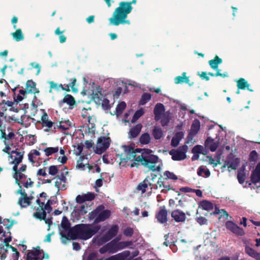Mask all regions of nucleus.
<instances>
[{
  "mask_svg": "<svg viewBox=\"0 0 260 260\" xmlns=\"http://www.w3.org/2000/svg\"><path fill=\"white\" fill-rule=\"evenodd\" d=\"M58 147H46L43 150L46 156H49L54 153H55L58 151Z\"/></svg>",
  "mask_w": 260,
  "mask_h": 260,
  "instance_id": "79ce46f5",
  "label": "nucleus"
},
{
  "mask_svg": "<svg viewBox=\"0 0 260 260\" xmlns=\"http://www.w3.org/2000/svg\"><path fill=\"white\" fill-rule=\"evenodd\" d=\"M156 218L161 223H162V207H160L159 210L155 215Z\"/></svg>",
  "mask_w": 260,
  "mask_h": 260,
  "instance_id": "338daca9",
  "label": "nucleus"
},
{
  "mask_svg": "<svg viewBox=\"0 0 260 260\" xmlns=\"http://www.w3.org/2000/svg\"><path fill=\"white\" fill-rule=\"evenodd\" d=\"M213 214H220V216L218 217L219 219L222 218L223 220H225L228 218V214L223 209L219 210L216 209Z\"/></svg>",
  "mask_w": 260,
  "mask_h": 260,
  "instance_id": "ea45409f",
  "label": "nucleus"
},
{
  "mask_svg": "<svg viewBox=\"0 0 260 260\" xmlns=\"http://www.w3.org/2000/svg\"><path fill=\"white\" fill-rule=\"evenodd\" d=\"M187 150V146L183 145L177 149L172 150L169 152V154L172 156L173 160L180 161L184 159L186 157V153Z\"/></svg>",
  "mask_w": 260,
  "mask_h": 260,
  "instance_id": "39448f33",
  "label": "nucleus"
},
{
  "mask_svg": "<svg viewBox=\"0 0 260 260\" xmlns=\"http://www.w3.org/2000/svg\"><path fill=\"white\" fill-rule=\"evenodd\" d=\"M142 125L141 124H137L131 128L129 132V137L131 138H135L137 137L140 134Z\"/></svg>",
  "mask_w": 260,
  "mask_h": 260,
  "instance_id": "4be33fe9",
  "label": "nucleus"
},
{
  "mask_svg": "<svg viewBox=\"0 0 260 260\" xmlns=\"http://www.w3.org/2000/svg\"><path fill=\"white\" fill-rule=\"evenodd\" d=\"M174 81L176 84H182L183 83H188L189 80V78L186 76V73L183 72L182 76L175 77Z\"/></svg>",
  "mask_w": 260,
  "mask_h": 260,
  "instance_id": "c756f323",
  "label": "nucleus"
},
{
  "mask_svg": "<svg viewBox=\"0 0 260 260\" xmlns=\"http://www.w3.org/2000/svg\"><path fill=\"white\" fill-rule=\"evenodd\" d=\"M151 141L150 135L148 133H144L141 135L139 138V142L141 144H148Z\"/></svg>",
  "mask_w": 260,
  "mask_h": 260,
  "instance_id": "f704fd0d",
  "label": "nucleus"
},
{
  "mask_svg": "<svg viewBox=\"0 0 260 260\" xmlns=\"http://www.w3.org/2000/svg\"><path fill=\"white\" fill-rule=\"evenodd\" d=\"M71 126V122L68 120L65 121H59V127L60 129L65 131L68 129Z\"/></svg>",
  "mask_w": 260,
  "mask_h": 260,
  "instance_id": "a18cd8bd",
  "label": "nucleus"
},
{
  "mask_svg": "<svg viewBox=\"0 0 260 260\" xmlns=\"http://www.w3.org/2000/svg\"><path fill=\"white\" fill-rule=\"evenodd\" d=\"M12 35L16 41H22L24 39V35L20 28L17 29L15 32L12 34Z\"/></svg>",
  "mask_w": 260,
  "mask_h": 260,
  "instance_id": "4c0bfd02",
  "label": "nucleus"
},
{
  "mask_svg": "<svg viewBox=\"0 0 260 260\" xmlns=\"http://www.w3.org/2000/svg\"><path fill=\"white\" fill-rule=\"evenodd\" d=\"M130 254L129 251H125L116 255H113L114 260H125Z\"/></svg>",
  "mask_w": 260,
  "mask_h": 260,
  "instance_id": "e433bc0d",
  "label": "nucleus"
},
{
  "mask_svg": "<svg viewBox=\"0 0 260 260\" xmlns=\"http://www.w3.org/2000/svg\"><path fill=\"white\" fill-rule=\"evenodd\" d=\"M152 135L156 140L160 139L162 137V131L159 126H154L152 131Z\"/></svg>",
  "mask_w": 260,
  "mask_h": 260,
  "instance_id": "473e14b6",
  "label": "nucleus"
},
{
  "mask_svg": "<svg viewBox=\"0 0 260 260\" xmlns=\"http://www.w3.org/2000/svg\"><path fill=\"white\" fill-rule=\"evenodd\" d=\"M173 115L169 112L164 113V125L167 124L173 119Z\"/></svg>",
  "mask_w": 260,
  "mask_h": 260,
  "instance_id": "3c124183",
  "label": "nucleus"
},
{
  "mask_svg": "<svg viewBox=\"0 0 260 260\" xmlns=\"http://www.w3.org/2000/svg\"><path fill=\"white\" fill-rule=\"evenodd\" d=\"M126 106V105L124 102H121L116 107L115 114L117 116L121 115L125 109Z\"/></svg>",
  "mask_w": 260,
  "mask_h": 260,
  "instance_id": "a19ab883",
  "label": "nucleus"
},
{
  "mask_svg": "<svg viewBox=\"0 0 260 260\" xmlns=\"http://www.w3.org/2000/svg\"><path fill=\"white\" fill-rule=\"evenodd\" d=\"M152 153V151L149 149H134L129 146H124V152L121 154L120 157L121 160H124L125 161L134 159V164L137 167L140 162L142 165L148 168L150 170L159 171L160 166H156L158 157Z\"/></svg>",
  "mask_w": 260,
  "mask_h": 260,
  "instance_id": "f257e3e1",
  "label": "nucleus"
},
{
  "mask_svg": "<svg viewBox=\"0 0 260 260\" xmlns=\"http://www.w3.org/2000/svg\"><path fill=\"white\" fill-rule=\"evenodd\" d=\"M6 145V147L3 150V151L4 152H5V153H7L9 154V157L11 158V159H13V153H12V151L11 152H10V150L11 149V148L10 147V146H9V144H7L6 142V144H5Z\"/></svg>",
  "mask_w": 260,
  "mask_h": 260,
  "instance_id": "0e129e2a",
  "label": "nucleus"
},
{
  "mask_svg": "<svg viewBox=\"0 0 260 260\" xmlns=\"http://www.w3.org/2000/svg\"><path fill=\"white\" fill-rule=\"evenodd\" d=\"M55 186L57 188L58 190L60 189L63 190H66L67 188L65 183L57 179H56V181L55 182Z\"/></svg>",
  "mask_w": 260,
  "mask_h": 260,
  "instance_id": "864d4df0",
  "label": "nucleus"
},
{
  "mask_svg": "<svg viewBox=\"0 0 260 260\" xmlns=\"http://www.w3.org/2000/svg\"><path fill=\"white\" fill-rule=\"evenodd\" d=\"M102 88L98 86L96 87V91H93L92 99L93 101L98 104H100L103 98V94L102 93Z\"/></svg>",
  "mask_w": 260,
  "mask_h": 260,
  "instance_id": "412c9836",
  "label": "nucleus"
},
{
  "mask_svg": "<svg viewBox=\"0 0 260 260\" xmlns=\"http://www.w3.org/2000/svg\"><path fill=\"white\" fill-rule=\"evenodd\" d=\"M245 252L250 256L256 259L260 260V253L255 251L250 247L246 246L245 247Z\"/></svg>",
  "mask_w": 260,
  "mask_h": 260,
  "instance_id": "a878e982",
  "label": "nucleus"
},
{
  "mask_svg": "<svg viewBox=\"0 0 260 260\" xmlns=\"http://www.w3.org/2000/svg\"><path fill=\"white\" fill-rule=\"evenodd\" d=\"M69 81L71 82L69 84H64L65 87L63 89V90H65L67 91H70V87L71 88L73 92H77L78 89L75 87V83L76 82V79L75 78H73L70 79Z\"/></svg>",
  "mask_w": 260,
  "mask_h": 260,
  "instance_id": "c85d7f7f",
  "label": "nucleus"
},
{
  "mask_svg": "<svg viewBox=\"0 0 260 260\" xmlns=\"http://www.w3.org/2000/svg\"><path fill=\"white\" fill-rule=\"evenodd\" d=\"M131 243L132 242L131 241H122L117 242L118 251L129 246L131 245Z\"/></svg>",
  "mask_w": 260,
  "mask_h": 260,
  "instance_id": "8fccbe9b",
  "label": "nucleus"
},
{
  "mask_svg": "<svg viewBox=\"0 0 260 260\" xmlns=\"http://www.w3.org/2000/svg\"><path fill=\"white\" fill-rule=\"evenodd\" d=\"M16 223L17 222L15 220L10 221L9 219H3L0 216V224H3L7 231H9L13 225ZM2 233L4 237L6 236V232L4 231L3 226L0 225V234Z\"/></svg>",
  "mask_w": 260,
  "mask_h": 260,
  "instance_id": "9d476101",
  "label": "nucleus"
},
{
  "mask_svg": "<svg viewBox=\"0 0 260 260\" xmlns=\"http://www.w3.org/2000/svg\"><path fill=\"white\" fill-rule=\"evenodd\" d=\"M53 124H54V122H52L49 120L44 122H42V125L43 127H47L48 128L47 129H46V131H50V128L53 126Z\"/></svg>",
  "mask_w": 260,
  "mask_h": 260,
  "instance_id": "052dcab7",
  "label": "nucleus"
},
{
  "mask_svg": "<svg viewBox=\"0 0 260 260\" xmlns=\"http://www.w3.org/2000/svg\"><path fill=\"white\" fill-rule=\"evenodd\" d=\"M219 144V139L215 140L211 138H208L206 140L205 145L206 148L211 151H215Z\"/></svg>",
  "mask_w": 260,
  "mask_h": 260,
  "instance_id": "ddd939ff",
  "label": "nucleus"
},
{
  "mask_svg": "<svg viewBox=\"0 0 260 260\" xmlns=\"http://www.w3.org/2000/svg\"><path fill=\"white\" fill-rule=\"evenodd\" d=\"M109 249V253H114L118 251L117 242L115 240H112L107 243Z\"/></svg>",
  "mask_w": 260,
  "mask_h": 260,
  "instance_id": "2f4dec72",
  "label": "nucleus"
},
{
  "mask_svg": "<svg viewBox=\"0 0 260 260\" xmlns=\"http://www.w3.org/2000/svg\"><path fill=\"white\" fill-rule=\"evenodd\" d=\"M46 212L45 211H43L42 212H35L33 213V216L40 220H44L45 223L48 226V230H49L50 225L52 223V218H46Z\"/></svg>",
  "mask_w": 260,
  "mask_h": 260,
  "instance_id": "9b49d317",
  "label": "nucleus"
},
{
  "mask_svg": "<svg viewBox=\"0 0 260 260\" xmlns=\"http://www.w3.org/2000/svg\"><path fill=\"white\" fill-rule=\"evenodd\" d=\"M66 103L70 106H73L76 103L75 98L71 94H66L63 100L59 102L60 105Z\"/></svg>",
  "mask_w": 260,
  "mask_h": 260,
  "instance_id": "5701e85b",
  "label": "nucleus"
},
{
  "mask_svg": "<svg viewBox=\"0 0 260 260\" xmlns=\"http://www.w3.org/2000/svg\"><path fill=\"white\" fill-rule=\"evenodd\" d=\"M17 87H15L14 89H13V91L14 94V101L16 102V104H18V103L21 102L24 99V97H22V96L20 95L19 94L16 95V92L17 91Z\"/></svg>",
  "mask_w": 260,
  "mask_h": 260,
  "instance_id": "6e6d98bb",
  "label": "nucleus"
},
{
  "mask_svg": "<svg viewBox=\"0 0 260 260\" xmlns=\"http://www.w3.org/2000/svg\"><path fill=\"white\" fill-rule=\"evenodd\" d=\"M134 234V230L132 228L127 227L123 231V234L127 237H131Z\"/></svg>",
  "mask_w": 260,
  "mask_h": 260,
  "instance_id": "e2e57ef3",
  "label": "nucleus"
},
{
  "mask_svg": "<svg viewBox=\"0 0 260 260\" xmlns=\"http://www.w3.org/2000/svg\"><path fill=\"white\" fill-rule=\"evenodd\" d=\"M192 153L198 154H206V151L204 150V147L201 145H196L192 149Z\"/></svg>",
  "mask_w": 260,
  "mask_h": 260,
  "instance_id": "de8ad7c7",
  "label": "nucleus"
},
{
  "mask_svg": "<svg viewBox=\"0 0 260 260\" xmlns=\"http://www.w3.org/2000/svg\"><path fill=\"white\" fill-rule=\"evenodd\" d=\"M237 87L238 89H245L246 87H248L249 84L244 78H240L237 81Z\"/></svg>",
  "mask_w": 260,
  "mask_h": 260,
  "instance_id": "37998d69",
  "label": "nucleus"
},
{
  "mask_svg": "<svg viewBox=\"0 0 260 260\" xmlns=\"http://www.w3.org/2000/svg\"><path fill=\"white\" fill-rule=\"evenodd\" d=\"M18 204L21 208H26L31 204V202H29L27 194L19 198Z\"/></svg>",
  "mask_w": 260,
  "mask_h": 260,
  "instance_id": "393cba45",
  "label": "nucleus"
},
{
  "mask_svg": "<svg viewBox=\"0 0 260 260\" xmlns=\"http://www.w3.org/2000/svg\"><path fill=\"white\" fill-rule=\"evenodd\" d=\"M151 98V95L149 93H144L142 94L140 101V105H144L148 102Z\"/></svg>",
  "mask_w": 260,
  "mask_h": 260,
  "instance_id": "c03bdc74",
  "label": "nucleus"
},
{
  "mask_svg": "<svg viewBox=\"0 0 260 260\" xmlns=\"http://www.w3.org/2000/svg\"><path fill=\"white\" fill-rule=\"evenodd\" d=\"M102 107L106 110L110 109V106L109 105V101L107 99H102V101L101 102Z\"/></svg>",
  "mask_w": 260,
  "mask_h": 260,
  "instance_id": "69168bd1",
  "label": "nucleus"
},
{
  "mask_svg": "<svg viewBox=\"0 0 260 260\" xmlns=\"http://www.w3.org/2000/svg\"><path fill=\"white\" fill-rule=\"evenodd\" d=\"M171 216L176 222H183L186 218L185 214L179 210H175L172 212Z\"/></svg>",
  "mask_w": 260,
  "mask_h": 260,
  "instance_id": "2eb2a0df",
  "label": "nucleus"
},
{
  "mask_svg": "<svg viewBox=\"0 0 260 260\" xmlns=\"http://www.w3.org/2000/svg\"><path fill=\"white\" fill-rule=\"evenodd\" d=\"M12 153H13V155L14 154H15V155H13V157L12 159V161L11 162V164H13V167L12 168V170H17V169L18 168V165L22 162L23 158V155H24V152H19L17 151V149L15 150H12Z\"/></svg>",
  "mask_w": 260,
  "mask_h": 260,
  "instance_id": "1a4fd4ad",
  "label": "nucleus"
},
{
  "mask_svg": "<svg viewBox=\"0 0 260 260\" xmlns=\"http://www.w3.org/2000/svg\"><path fill=\"white\" fill-rule=\"evenodd\" d=\"M64 31L65 30L61 31L60 30L59 27H57L55 31V35H59V42L61 43H64L67 40V37L64 35L62 34L63 32H64Z\"/></svg>",
  "mask_w": 260,
  "mask_h": 260,
  "instance_id": "49530a36",
  "label": "nucleus"
},
{
  "mask_svg": "<svg viewBox=\"0 0 260 260\" xmlns=\"http://www.w3.org/2000/svg\"><path fill=\"white\" fill-rule=\"evenodd\" d=\"M49 84H50V90H49L50 93L52 92V89H54L57 91L59 90L58 84L55 83L53 81H50V82H49Z\"/></svg>",
  "mask_w": 260,
  "mask_h": 260,
  "instance_id": "774afa93",
  "label": "nucleus"
},
{
  "mask_svg": "<svg viewBox=\"0 0 260 260\" xmlns=\"http://www.w3.org/2000/svg\"><path fill=\"white\" fill-rule=\"evenodd\" d=\"M14 173L13 174V177L15 179L16 183L17 185H19L25 182L24 180L26 179L27 176L21 172H18V168L17 170H13Z\"/></svg>",
  "mask_w": 260,
  "mask_h": 260,
  "instance_id": "f3484780",
  "label": "nucleus"
},
{
  "mask_svg": "<svg viewBox=\"0 0 260 260\" xmlns=\"http://www.w3.org/2000/svg\"><path fill=\"white\" fill-rule=\"evenodd\" d=\"M164 176L166 177V179H170L172 180H177V177L173 172L169 171H166L164 173Z\"/></svg>",
  "mask_w": 260,
  "mask_h": 260,
  "instance_id": "4d7b16f0",
  "label": "nucleus"
},
{
  "mask_svg": "<svg viewBox=\"0 0 260 260\" xmlns=\"http://www.w3.org/2000/svg\"><path fill=\"white\" fill-rule=\"evenodd\" d=\"M110 142L111 139L109 137H100L97 141L95 152L96 154H101L109 148Z\"/></svg>",
  "mask_w": 260,
  "mask_h": 260,
  "instance_id": "423d86ee",
  "label": "nucleus"
},
{
  "mask_svg": "<svg viewBox=\"0 0 260 260\" xmlns=\"http://www.w3.org/2000/svg\"><path fill=\"white\" fill-rule=\"evenodd\" d=\"M1 136H0L1 139H4V143L6 144V142L7 140H11L12 138L15 137V134L13 132H10L8 135L6 134L5 129H1Z\"/></svg>",
  "mask_w": 260,
  "mask_h": 260,
  "instance_id": "c9c22d12",
  "label": "nucleus"
},
{
  "mask_svg": "<svg viewBox=\"0 0 260 260\" xmlns=\"http://www.w3.org/2000/svg\"><path fill=\"white\" fill-rule=\"evenodd\" d=\"M25 89L28 93L35 94L39 92V89L36 88V83L32 80H29L26 82Z\"/></svg>",
  "mask_w": 260,
  "mask_h": 260,
  "instance_id": "6ab92c4d",
  "label": "nucleus"
},
{
  "mask_svg": "<svg viewBox=\"0 0 260 260\" xmlns=\"http://www.w3.org/2000/svg\"><path fill=\"white\" fill-rule=\"evenodd\" d=\"M184 135V134L182 132L176 133L172 140V145L174 147L177 146L179 144L180 141L183 138Z\"/></svg>",
  "mask_w": 260,
  "mask_h": 260,
  "instance_id": "bb28decb",
  "label": "nucleus"
},
{
  "mask_svg": "<svg viewBox=\"0 0 260 260\" xmlns=\"http://www.w3.org/2000/svg\"><path fill=\"white\" fill-rule=\"evenodd\" d=\"M201 123L199 120H194L191 126L189 134L191 136L196 135L200 129Z\"/></svg>",
  "mask_w": 260,
  "mask_h": 260,
  "instance_id": "b1692460",
  "label": "nucleus"
},
{
  "mask_svg": "<svg viewBox=\"0 0 260 260\" xmlns=\"http://www.w3.org/2000/svg\"><path fill=\"white\" fill-rule=\"evenodd\" d=\"M58 172V168L57 166H51L49 168V174L52 176L56 175Z\"/></svg>",
  "mask_w": 260,
  "mask_h": 260,
  "instance_id": "5fc2aeb1",
  "label": "nucleus"
},
{
  "mask_svg": "<svg viewBox=\"0 0 260 260\" xmlns=\"http://www.w3.org/2000/svg\"><path fill=\"white\" fill-rule=\"evenodd\" d=\"M162 185V181L161 177H159L156 184H153L149 182L148 177H146L142 182H140L136 187L138 192L141 191V194L144 193L148 188L149 186H151L152 189L153 187L157 188L158 187H161Z\"/></svg>",
  "mask_w": 260,
  "mask_h": 260,
  "instance_id": "20e7f679",
  "label": "nucleus"
},
{
  "mask_svg": "<svg viewBox=\"0 0 260 260\" xmlns=\"http://www.w3.org/2000/svg\"><path fill=\"white\" fill-rule=\"evenodd\" d=\"M84 197L85 201H91L94 200L95 195L94 193L88 192L87 193L84 194Z\"/></svg>",
  "mask_w": 260,
  "mask_h": 260,
  "instance_id": "680f3d73",
  "label": "nucleus"
},
{
  "mask_svg": "<svg viewBox=\"0 0 260 260\" xmlns=\"http://www.w3.org/2000/svg\"><path fill=\"white\" fill-rule=\"evenodd\" d=\"M252 182L255 184L260 181V162L258 163L251 175Z\"/></svg>",
  "mask_w": 260,
  "mask_h": 260,
  "instance_id": "aec40b11",
  "label": "nucleus"
},
{
  "mask_svg": "<svg viewBox=\"0 0 260 260\" xmlns=\"http://www.w3.org/2000/svg\"><path fill=\"white\" fill-rule=\"evenodd\" d=\"M84 159H87L86 156L82 155L79 157V159L77 160L76 167L79 169H84L85 167V164L82 161Z\"/></svg>",
  "mask_w": 260,
  "mask_h": 260,
  "instance_id": "603ef678",
  "label": "nucleus"
},
{
  "mask_svg": "<svg viewBox=\"0 0 260 260\" xmlns=\"http://www.w3.org/2000/svg\"><path fill=\"white\" fill-rule=\"evenodd\" d=\"M61 228L66 231H69L71 228V223L66 216H63L62 217L61 222Z\"/></svg>",
  "mask_w": 260,
  "mask_h": 260,
  "instance_id": "58836bf2",
  "label": "nucleus"
},
{
  "mask_svg": "<svg viewBox=\"0 0 260 260\" xmlns=\"http://www.w3.org/2000/svg\"><path fill=\"white\" fill-rule=\"evenodd\" d=\"M199 207L203 210L210 211L213 209L214 205L209 201L204 200L200 202Z\"/></svg>",
  "mask_w": 260,
  "mask_h": 260,
  "instance_id": "cd10ccee",
  "label": "nucleus"
},
{
  "mask_svg": "<svg viewBox=\"0 0 260 260\" xmlns=\"http://www.w3.org/2000/svg\"><path fill=\"white\" fill-rule=\"evenodd\" d=\"M143 114L144 111L142 109H140L136 111L132 117L131 120L132 122H135L141 116L143 115Z\"/></svg>",
  "mask_w": 260,
  "mask_h": 260,
  "instance_id": "09e8293b",
  "label": "nucleus"
},
{
  "mask_svg": "<svg viewBox=\"0 0 260 260\" xmlns=\"http://www.w3.org/2000/svg\"><path fill=\"white\" fill-rule=\"evenodd\" d=\"M155 120L158 121L160 120V123L162 125V104L158 103L155 106L154 109Z\"/></svg>",
  "mask_w": 260,
  "mask_h": 260,
  "instance_id": "dca6fc26",
  "label": "nucleus"
},
{
  "mask_svg": "<svg viewBox=\"0 0 260 260\" xmlns=\"http://www.w3.org/2000/svg\"><path fill=\"white\" fill-rule=\"evenodd\" d=\"M226 227L232 232L236 234L243 235L244 233L242 229L231 221H228L226 223Z\"/></svg>",
  "mask_w": 260,
  "mask_h": 260,
  "instance_id": "a211bd4d",
  "label": "nucleus"
},
{
  "mask_svg": "<svg viewBox=\"0 0 260 260\" xmlns=\"http://www.w3.org/2000/svg\"><path fill=\"white\" fill-rule=\"evenodd\" d=\"M41 250L40 247L38 246L34 250H28L27 253L26 255V260H42L43 258L48 259L49 257V255L48 253H45L43 254L42 258H40L41 255Z\"/></svg>",
  "mask_w": 260,
  "mask_h": 260,
  "instance_id": "0eeeda50",
  "label": "nucleus"
},
{
  "mask_svg": "<svg viewBox=\"0 0 260 260\" xmlns=\"http://www.w3.org/2000/svg\"><path fill=\"white\" fill-rule=\"evenodd\" d=\"M222 59L216 56L214 59L210 60L209 61V63L211 68L214 70H217L218 65L221 63Z\"/></svg>",
  "mask_w": 260,
  "mask_h": 260,
  "instance_id": "72a5a7b5",
  "label": "nucleus"
},
{
  "mask_svg": "<svg viewBox=\"0 0 260 260\" xmlns=\"http://www.w3.org/2000/svg\"><path fill=\"white\" fill-rule=\"evenodd\" d=\"M137 0H133L131 2H121L119 4V7L116 8L112 16L109 18V22L111 25L118 26L120 24H130V21L126 20L127 15L132 10V6L136 4Z\"/></svg>",
  "mask_w": 260,
  "mask_h": 260,
  "instance_id": "7ed1b4c3",
  "label": "nucleus"
},
{
  "mask_svg": "<svg viewBox=\"0 0 260 260\" xmlns=\"http://www.w3.org/2000/svg\"><path fill=\"white\" fill-rule=\"evenodd\" d=\"M119 227L117 225H112L109 230L101 237V241L104 243L109 241L117 235Z\"/></svg>",
  "mask_w": 260,
  "mask_h": 260,
  "instance_id": "6e6552de",
  "label": "nucleus"
},
{
  "mask_svg": "<svg viewBox=\"0 0 260 260\" xmlns=\"http://www.w3.org/2000/svg\"><path fill=\"white\" fill-rule=\"evenodd\" d=\"M100 229V225L81 223L72 227L67 235L62 233H60V235L66 240L81 239L86 240L98 233Z\"/></svg>",
  "mask_w": 260,
  "mask_h": 260,
  "instance_id": "f03ea898",
  "label": "nucleus"
},
{
  "mask_svg": "<svg viewBox=\"0 0 260 260\" xmlns=\"http://www.w3.org/2000/svg\"><path fill=\"white\" fill-rule=\"evenodd\" d=\"M111 215V211L109 210H102L93 221V224H97L109 218Z\"/></svg>",
  "mask_w": 260,
  "mask_h": 260,
  "instance_id": "4468645a",
  "label": "nucleus"
},
{
  "mask_svg": "<svg viewBox=\"0 0 260 260\" xmlns=\"http://www.w3.org/2000/svg\"><path fill=\"white\" fill-rule=\"evenodd\" d=\"M44 202L45 201L41 202V200L40 199V198L38 197V199L36 200V203L39 206L37 209L36 212H41L43 211H44L43 210V206L44 205Z\"/></svg>",
  "mask_w": 260,
  "mask_h": 260,
  "instance_id": "13d9d810",
  "label": "nucleus"
},
{
  "mask_svg": "<svg viewBox=\"0 0 260 260\" xmlns=\"http://www.w3.org/2000/svg\"><path fill=\"white\" fill-rule=\"evenodd\" d=\"M104 209V206L103 205L99 206L95 209L91 211L89 214V219L92 220L93 219H95L99 215L100 212H101L102 210Z\"/></svg>",
  "mask_w": 260,
  "mask_h": 260,
  "instance_id": "7c9ffc66",
  "label": "nucleus"
},
{
  "mask_svg": "<svg viewBox=\"0 0 260 260\" xmlns=\"http://www.w3.org/2000/svg\"><path fill=\"white\" fill-rule=\"evenodd\" d=\"M240 160L238 158H230L225 161L223 167H227L229 171L236 170L239 165Z\"/></svg>",
  "mask_w": 260,
  "mask_h": 260,
  "instance_id": "f8f14e48",
  "label": "nucleus"
},
{
  "mask_svg": "<svg viewBox=\"0 0 260 260\" xmlns=\"http://www.w3.org/2000/svg\"><path fill=\"white\" fill-rule=\"evenodd\" d=\"M51 204L52 201L50 200H48L46 204H44V205L43 206V210H44L45 211H47L48 212H51L52 210V208L51 206Z\"/></svg>",
  "mask_w": 260,
  "mask_h": 260,
  "instance_id": "bf43d9fd",
  "label": "nucleus"
}]
</instances>
